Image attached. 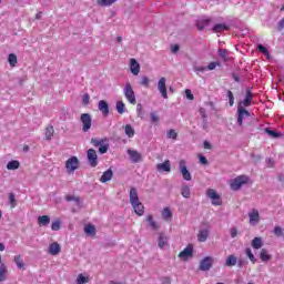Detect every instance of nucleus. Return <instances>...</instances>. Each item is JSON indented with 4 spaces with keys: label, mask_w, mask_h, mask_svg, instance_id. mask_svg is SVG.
I'll list each match as a JSON object with an SVG mask.
<instances>
[{
    "label": "nucleus",
    "mask_w": 284,
    "mask_h": 284,
    "mask_svg": "<svg viewBox=\"0 0 284 284\" xmlns=\"http://www.w3.org/2000/svg\"><path fill=\"white\" fill-rule=\"evenodd\" d=\"M247 183H250V176L239 175L230 181V187L233 190V192H239V190H241L243 185H247Z\"/></svg>",
    "instance_id": "1"
},
{
    "label": "nucleus",
    "mask_w": 284,
    "mask_h": 284,
    "mask_svg": "<svg viewBox=\"0 0 284 284\" xmlns=\"http://www.w3.org/2000/svg\"><path fill=\"white\" fill-rule=\"evenodd\" d=\"M80 123L82 124V132L92 130V115L90 113H82L80 115Z\"/></svg>",
    "instance_id": "2"
},
{
    "label": "nucleus",
    "mask_w": 284,
    "mask_h": 284,
    "mask_svg": "<svg viewBox=\"0 0 284 284\" xmlns=\"http://www.w3.org/2000/svg\"><path fill=\"white\" fill-rule=\"evenodd\" d=\"M124 97L131 105H136V95L134 94V90L132 89V84L128 82L124 88Z\"/></svg>",
    "instance_id": "3"
},
{
    "label": "nucleus",
    "mask_w": 284,
    "mask_h": 284,
    "mask_svg": "<svg viewBox=\"0 0 284 284\" xmlns=\"http://www.w3.org/2000/svg\"><path fill=\"white\" fill-rule=\"evenodd\" d=\"M65 168L68 174H74L75 170H79V158L71 156L65 162Z\"/></svg>",
    "instance_id": "4"
},
{
    "label": "nucleus",
    "mask_w": 284,
    "mask_h": 284,
    "mask_svg": "<svg viewBox=\"0 0 284 284\" xmlns=\"http://www.w3.org/2000/svg\"><path fill=\"white\" fill-rule=\"evenodd\" d=\"M206 196L212 199V205H223V201L221 200V195L216 193L214 189H207Z\"/></svg>",
    "instance_id": "5"
},
{
    "label": "nucleus",
    "mask_w": 284,
    "mask_h": 284,
    "mask_svg": "<svg viewBox=\"0 0 284 284\" xmlns=\"http://www.w3.org/2000/svg\"><path fill=\"white\" fill-rule=\"evenodd\" d=\"M87 159L91 168H97L99 165V156L97 155V150L89 149L87 151Z\"/></svg>",
    "instance_id": "6"
},
{
    "label": "nucleus",
    "mask_w": 284,
    "mask_h": 284,
    "mask_svg": "<svg viewBox=\"0 0 284 284\" xmlns=\"http://www.w3.org/2000/svg\"><path fill=\"white\" fill-rule=\"evenodd\" d=\"M194 254V245L187 244V246L179 253V258L181 261H187V258H192V255Z\"/></svg>",
    "instance_id": "7"
},
{
    "label": "nucleus",
    "mask_w": 284,
    "mask_h": 284,
    "mask_svg": "<svg viewBox=\"0 0 284 284\" xmlns=\"http://www.w3.org/2000/svg\"><path fill=\"white\" fill-rule=\"evenodd\" d=\"M213 263H214V258H212L211 256L204 257L200 262V270H201V272H210V270H212Z\"/></svg>",
    "instance_id": "8"
},
{
    "label": "nucleus",
    "mask_w": 284,
    "mask_h": 284,
    "mask_svg": "<svg viewBox=\"0 0 284 284\" xmlns=\"http://www.w3.org/2000/svg\"><path fill=\"white\" fill-rule=\"evenodd\" d=\"M179 165H180V172L184 181H192V173H190V171L187 170L185 160H181Z\"/></svg>",
    "instance_id": "9"
},
{
    "label": "nucleus",
    "mask_w": 284,
    "mask_h": 284,
    "mask_svg": "<svg viewBox=\"0 0 284 284\" xmlns=\"http://www.w3.org/2000/svg\"><path fill=\"white\" fill-rule=\"evenodd\" d=\"M245 116H250V111H247L245 106L239 104L237 105V123L240 126L243 125V119H245Z\"/></svg>",
    "instance_id": "10"
},
{
    "label": "nucleus",
    "mask_w": 284,
    "mask_h": 284,
    "mask_svg": "<svg viewBox=\"0 0 284 284\" xmlns=\"http://www.w3.org/2000/svg\"><path fill=\"white\" fill-rule=\"evenodd\" d=\"M165 78H160L158 82V90L160 94L163 97V99H168V85L165 84Z\"/></svg>",
    "instance_id": "11"
},
{
    "label": "nucleus",
    "mask_w": 284,
    "mask_h": 284,
    "mask_svg": "<svg viewBox=\"0 0 284 284\" xmlns=\"http://www.w3.org/2000/svg\"><path fill=\"white\" fill-rule=\"evenodd\" d=\"M126 154H129L132 163H141V161H143V155H141V153H139L136 150L129 149Z\"/></svg>",
    "instance_id": "12"
},
{
    "label": "nucleus",
    "mask_w": 284,
    "mask_h": 284,
    "mask_svg": "<svg viewBox=\"0 0 284 284\" xmlns=\"http://www.w3.org/2000/svg\"><path fill=\"white\" fill-rule=\"evenodd\" d=\"M48 254H50L51 256H57L61 254V244H59V242L51 243L48 247Z\"/></svg>",
    "instance_id": "13"
},
{
    "label": "nucleus",
    "mask_w": 284,
    "mask_h": 284,
    "mask_svg": "<svg viewBox=\"0 0 284 284\" xmlns=\"http://www.w3.org/2000/svg\"><path fill=\"white\" fill-rule=\"evenodd\" d=\"M248 219L251 225H256L261 221V214L258 213V210L252 209L251 212H248Z\"/></svg>",
    "instance_id": "14"
},
{
    "label": "nucleus",
    "mask_w": 284,
    "mask_h": 284,
    "mask_svg": "<svg viewBox=\"0 0 284 284\" xmlns=\"http://www.w3.org/2000/svg\"><path fill=\"white\" fill-rule=\"evenodd\" d=\"M253 98H254V94L252 93V90L246 89L245 99L242 102H239V105H242L243 108H250V105H252Z\"/></svg>",
    "instance_id": "15"
},
{
    "label": "nucleus",
    "mask_w": 284,
    "mask_h": 284,
    "mask_svg": "<svg viewBox=\"0 0 284 284\" xmlns=\"http://www.w3.org/2000/svg\"><path fill=\"white\" fill-rule=\"evenodd\" d=\"M98 108L100 112H102L103 116H108V114H110V105L108 104V101L100 100Z\"/></svg>",
    "instance_id": "16"
},
{
    "label": "nucleus",
    "mask_w": 284,
    "mask_h": 284,
    "mask_svg": "<svg viewBox=\"0 0 284 284\" xmlns=\"http://www.w3.org/2000/svg\"><path fill=\"white\" fill-rule=\"evenodd\" d=\"M158 172H172V164L170 160H165L163 163L156 165Z\"/></svg>",
    "instance_id": "17"
},
{
    "label": "nucleus",
    "mask_w": 284,
    "mask_h": 284,
    "mask_svg": "<svg viewBox=\"0 0 284 284\" xmlns=\"http://www.w3.org/2000/svg\"><path fill=\"white\" fill-rule=\"evenodd\" d=\"M130 70L132 74H134V77H136L139 72H141V64H139V62H136V59L134 58H132L130 61Z\"/></svg>",
    "instance_id": "18"
},
{
    "label": "nucleus",
    "mask_w": 284,
    "mask_h": 284,
    "mask_svg": "<svg viewBox=\"0 0 284 284\" xmlns=\"http://www.w3.org/2000/svg\"><path fill=\"white\" fill-rule=\"evenodd\" d=\"M114 176V172L112 169H109L104 171L100 178V183H108V181H112V178Z\"/></svg>",
    "instance_id": "19"
},
{
    "label": "nucleus",
    "mask_w": 284,
    "mask_h": 284,
    "mask_svg": "<svg viewBox=\"0 0 284 284\" xmlns=\"http://www.w3.org/2000/svg\"><path fill=\"white\" fill-rule=\"evenodd\" d=\"M135 214H138V216H143V214H145V206H143V203H141V201L136 202L135 204H131Z\"/></svg>",
    "instance_id": "20"
},
{
    "label": "nucleus",
    "mask_w": 284,
    "mask_h": 284,
    "mask_svg": "<svg viewBox=\"0 0 284 284\" xmlns=\"http://www.w3.org/2000/svg\"><path fill=\"white\" fill-rule=\"evenodd\" d=\"M129 199H130L131 205L139 203V192L136 191V187H131L129 193Z\"/></svg>",
    "instance_id": "21"
},
{
    "label": "nucleus",
    "mask_w": 284,
    "mask_h": 284,
    "mask_svg": "<svg viewBox=\"0 0 284 284\" xmlns=\"http://www.w3.org/2000/svg\"><path fill=\"white\" fill-rule=\"evenodd\" d=\"M210 23H212V19H202V20H197L195 22V26L197 30L203 31L207 28V26H210Z\"/></svg>",
    "instance_id": "22"
},
{
    "label": "nucleus",
    "mask_w": 284,
    "mask_h": 284,
    "mask_svg": "<svg viewBox=\"0 0 284 284\" xmlns=\"http://www.w3.org/2000/svg\"><path fill=\"white\" fill-rule=\"evenodd\" d=\"M260 258H261L262 263H267V262L272 261V255H270V253L266 251V248H262L260 252Z\"/></svg>",
    "instance_id": "23"
},
{
    "label": "nucleus",
    "mask_w": 284,
    "mask_h": 284,
    "mask_svg": "<svg viewBox=\"0 0 284 284\" xmlns=\"http://www.w3.org/2000/svg\"><path fill=\"white\" fill-rule=\"evenodd\" d=\"M209 236H210V231H207V230H202V231H200L199 234H197V241H199L200 243H205V242L207 241Z\"/></svg>",
    "instance_id": "24"
},
{
    "label": "nucleus",
    "mask_w": 284,
    "mask_h": 284,
    "mask_svg": "<svg viewBox=\"0 0 284 284\" xmlns=\"http://www.w3.org/2000/svg\"><path fill=\"white\" fill-rule=\"evenodd\" d=\"M224 30H230V28L226 26V24H223V23H217L215 24L213 28H212V31L215 33V34H219L221 32H224Z\"/></svg>",
    "instance_id": "25"
},
{
    "label": "nucleus",
    "mask_w": 284,
    "mask_h": 284,
    "mask_svg": "<svg viewBox=\"0 0 284 284\" xmlns=\"http://www.w3.org/2000/svg\"><path fill=\"white\" fill-rule=\"evenodd\" d=\"M44 136L47 141H52V138L54 136V126H47L44 131Z\"/></svg>",
    "instance_id": "26"
},
{
    "label": "nucleus",
    "mask_w": 284,
    "mask_h": 284,
    "mask_svg": "<svg viewBox=\"0 0 284 284\" xmlns=\"http://www.w3.org/2000/svg\"><path fill=\"white\" fill-rule=\"evenodd\" d=\"M38 224L40 227L45 225H50V216L49 215H41L38 217Z\"/></svg>",
    "instance_id": "27"
},
{
    "label": "nucleus",
    "mask_w": 284,
    "mask_h": 284,
    "mask_svg": "<svg viewBox=\"0 0 284 284\" xmlns=\"http://www.w3.org/2000/svg\"><path fill=\"white\" fill-rule=\"evenodd\" d=\"M8 278V267L6 264L0 265V283H3Z\"/></svg>",
    "instance_id": "28"
},
{
    "label": "nucleus",
    "mask_w": 284,
    "mask_h": 284,
    "mask_svg": "<svg viewBox=\"0 0 284 284\" xmlns=\"http://www.w3.org/2000/svg\"><path fill=\"white\" fill-rule=\"evenodd\" d=\"M253 250H261L263 247V240L261 237H255L251 243Z\"/></svg>",
    "instance_id": "29"
},
{
    "label": "nucleus",
    "mask_w": 284,
    "mask_h": 284,
    "mask_svg": "<svg viewBox=\"0 0 284 284\" xmlns=\"http://www.w3.org/2000/svg\"><path fill=\"white\" fill-rule=\"evenodd\" d=\"M162 219L166 222L172 221V211L170 210V207H164V210L162 211Z\"/></svg>",
    "instance_id": "30"
},
{
    "label": "nucleus",
    "mask_w": 284,
    "mask_h": 284,
    "mask_svg": "<svg viewBox=\"0 0 284 284\" xmlns=\"http://www.w3.org/2000/svg\"><path fill=\"white\" fill-rule=\"evenodd\" d=\"M85 234H89V236H97V227L92 224H88L84 226Z\"/></svg>",
    "instance_id": "31"
},
{
    "label": "nucleus",
    "mask_w": 284,
    "mask_h": 284,
    "mask_svg": "<svg viewBox=\"0 0 284 284\" xmlns=\"http://www.w3.org/2000/svg\"><path fill=\"white\" fill-rule=\"evenodd\" d=\"M237 258L234 255H229L226 261H225V266L226 267H234L236 265Z\"/></svg>",
    "instance_id": "32"
},
{
    "label": "nucleus",
    "mask_w": 284,
    "mask_h": 284,
    "mask_svg": "<svg viewBox=\"0 0 284 284\" xmlns=\"http://www.w3.org/2000/svg\"><path fill=\"white\" fill-rule=\"evenodd\" d=\"M13 261L18 270H23V267L26 266V263H23V258H21V255H14Z\"/></svg>",
    "instance_id": "33"
},
{
    "label": "nucleus",
    "mask_w": 284,
    "mask_h": 284,
    "mask_svg": "<svg viewBox=\"0 0 284 284\" xmlns=\"http://www.w3.org/2000/svg\"><path fill=\"white\" fill-rule=\"evenodd\" d=\"M124 134H126V136L129 139H133L134 134H135V131H134V128H132L130 124H126L124 126Z\"/></svg>",
    "instance_id": "34"
},
{
    "label": "nucleus",
    "mask_w": 284,
    "mask_h": 284,
    "mask_svg": "<svg viewBox=\"0 0 284 284\" xmlns=\"http://www.w3.org/2000/svg\"><path fill=\"white\" fill-rule=\"evenodd\" d=\"M8 62H9V65H11V68H14L17 63H19V59L17 58V54L10 53L8 57Z\"/></svg>",
    "instance_id": "35"
},
{
    "label": "nucleus",
    "mask_w": 284,
    "mask_h": 284,
    "mask_svg": "<svg viewBox=\"0 0 284 284\" xmlns=\"http://www.w3.org/2000/svg\"><path fill=\"white\" fill-rule=\"evenodd\" d=\"M21 168V163L17 160H12L7 164V170H19Z\"/></svg>",
    "instance_id": "36"
},
{
    "label": "nucleus",
    "mask_w": 284,
    "mask_h": 284,
    "mask_svg": "<svg viewBox=\"0 0 284 284\" xmlns=\"http://www.w3.org/2000/svg\"><path fill=\"white\" fill-rule=\"evenodd\" d=\"M159 247H165V245H168V236H165V234L160 233L159 240Z\"/></svg>",
    "instance_id": "37"
},
{
    "label": "nucleus",
    "mask_w": 284,
    "mask_h": 284,
    "mask_svg": "<svg viewBox=\"0 0 284 284\" xmlns=\"http://www.w3.org/2000/svg\"><path fill=\"white\" fill-rule=\"evenodd\" d=\"M115 110L119 114H124L125 103H123V101H118L116 104H115Z\"/></svg>",
    "instance_id": "38"
},
{
    "label": "nucleus",
    "mask_w": 284,
    "mask_h": 284,
    "mask_svg": "<svg viewBox=\"0 0 284 284\" xmlns=\"http://www.w3.org/2000/svg\"><path fill=\"white\" fill-rule=\"evenodd\" d=\"M181 194L184 199H190L192 192L190 191V186L189 185H183L182 186V191Z\"/></svg>",
    "instance_id": "39"
},
{
    "label": "nucleus",
    "mask_w": 284,
    "mask_h": 284,
    "mask_svg": "<svg viewBox=\"0 0 284 284\" xmlns=\"http://www.w3.org/2000/svg\"><path fill=\"white\" fill-rule=\"evenodd\" d=\"M146 221L152 227V230H159V224L154 221V217L152 215H148Z\"/></svg>",
    "instance_id": "40"
},
{
    "label": "nucleus",
    "mask_w": 284,
    "mask_h": 284,
    "mask_svg": "<svg viewBox=\"0 0 284 284\" xmlns=\"http://www.w3.org/2000/svg\"><path fill=\"white\" fill-rule=\"evenodd\" d=\"M219 55L223 61H230V57L227 55V49H219Z\"/></svg>",
    "instance_id": "41"
},
{
    "label": "nucleus",
    "mask_w": 284,
    "mask_h": 284,
    "mask_svg": "<svg viewBox=\"0 0 284 284\" xmlns=\"http://www.w3.org/2000/svg\"><path fill=\"white\" fill-rule=\"evenodd\" d=\"M51 230L53 232H59V230H61V220L53 221L51 224Z\"/></svg>",
    "instance_id": "42"
},
{
    "label": "nucleus",
    "mask_w": 284,
    "mask_h": 284,
    "mask_svg": "<svg viewBox=\"0 0 284 284\" xmlns=\"http://www.w3.org/2000/svg\"><path fill=\"white\" fill-rule=\"evenodd\" d=\"M245 254L248 257V260L251 261V263H256V257L254 256V253H252V248H246L245 250Z\"/></svg>",
    "instance_id": "43"
},
{
    "label": "nucleus",
    "mask_w": 284,
    "mask_h": 284,
    "mask_svg": "<svg viewBox=\"0 0 284 284\" xmlns=\"http://www.w3.org/2000/svg\"><path fill=\"white\" fill-rule=\"evenodd\" d=\"M166 136H168V139H173V141H176L179 133H176V131H174V129H171L168 131Z\"/></svg>",
    "instance_id": "44"
},
{
    "label": "nucleus",
    "mask_w": 284,
    "mask_h": 284,
    "mask_svg": "<svg viewBox=\"0 0 284 284\" xmlns=\"http://www.w3.org/2000/svg\"><path fill=\"white\" fill-rule=\"evenodd\" d=\"M90 278L83 276V274H79L77 277V284H85L89 283Z\"/></svg>",
    "instance_id": "45"
},
{
    "label": "nucleus",
    "mask_w": 284,
    "mask_h": 284,
    "mask_svg": "<svg viewBox=\"0 0 284 284\" xmlns=\"http://www.w3.org/2000/svg\"><path fill=\"white\" fill-rule=\"evenodd\" d=\"M118 0H98L99 6H112V3H116Z\"/></svg>",
    "instance_id": "46"
},
{
    "label": "nucleus",
    "mask_w": 284,
    "mask_h": 284,
    "mask_svg": "<svg viewBox=\"0 0 284 284\" xmlns=\"http://www.w3.org/2000/svg\"><path fill=\"white\" fill-rule=\"evenodd\" d=\"M9 203L12 209L17 207V199L14 197V193H9Z\"/></svg>",
    "instance_id": "47"
},
{
    "label": "nucleus",
    "mask_w": 284,
    "mask_h": 284,
    "mask_svg": "<svg viewBox=\"0 0 284 284\" xmlns=\"http://www.w3.org/2000/svg\"><path fill=\"white\" fill-rule=\"evenodd\" d=\"M266 134H268L270 136H272L273 139H278V136H281V133L271 130V129H265Z\"/></svg>",
    "instance_id": "48"
},
{
    "label": "nucleus",
    "mask_w": 284,
    "mask_h": 284,
    "mask_svg": "<svg viewBox=\"0 0 284 284\" xmlns=\"http://www.w3.org/2000/svg\"><path fill=\"white\" fill-rule=\"evenodd\" d=\"M216 67L221 68V62L216 61V62L209 63V65L206 67V70H216Z\"/></svg>",
    "instance_id": "49"
},
{
    "label": "nucleus",
    "mask_w": 284,
    "mask_h": 284,
    "mask_svg": "<svg viewBox=\"0 0 284 284\" xmlns=\"http://www.w3.org/2000/svg\"><path fill=\"white\" fill-rule=\"evenodd\" d=\"M140 84H142L144 88H150V78L149 77H142Z\"/></svg>",
    "instance_id": "50"
},
{
    "label": "nucleus",
    "mask_w": 284,
    "mask_h": 284,
    "mask_svg": "<svg viewBox=\"0 0 284 284\" xmlns=\"http://www.w3.org/2000/svg\"><path fill=\"white\" fill-rule=\"evenodd\" d=\"M91 144L93 148H99V145H103V140H99V139H91Z\"/></svg>",
    "instance_id": "51"
},
{
    "label": "nucleus",
    "mask_w": 284,
    "mask_h": 284,
    "mask_svg": "<svg viewBox=\"0 0 284 284\" xmlns=\"http://www.w3.org/2000/svg\"><path fill=\"white\" fill-rule=\"evenodd\" d=\"M229 104L232 108L234 105V93L232 91H227Z\"/></svg>",
    "instance_id": "52"
},
{
    "label": "nucleus",
    "mask_w": 284,
    "mask_h": 284,
    "mask_svg": "<svg viewBox=\"0 0 284 284\" xmlns=\"http://www.w3.org/2000/svg\"><path fill=\"white\" fill-rule=\"evenodd\" d=\"M151 121H152V123H154V125H159V115H156V113L152 112Z\"/></svg>",
    "instance_id": "53"
},
{
    "label": "nucleus",
    "mask_w": 284,
    "mask_h": 284,
    "mask_svg": "<svg viewBox=\"0 0 284 284\" xmlns=\"http://www.w3.org/2000/svg\"><path fill=\"white\" fill-rule=\"evenodd\" d=\"M274 234L275 236H283V229L281 226H275Z\"/></svg>",
    "instance_id": "54"
},
{
    "label": "nucleus",
    "mask_w": 284,
    "mask_h": 284,
    "mask_svg": "<svg viewBox=\"0 0 284 284\" xmlns=\"http://www.w3.org/2000/svg\"><path fill=\"white\" fill-rule=\"evenodd\" d=\"M257 50L262 52V54H270V51L267 50V48L263 47V44H258Z\"/></svg>",
    "instance_id": "55"
},
{
    "label": "nucleus",
    "mask_w": 284,
    "mask_h": 284,
    "mask_svg": "<svg viewBox=\"0 0 284 284\" xmlns=\"http://www.w3.org/2000/svg\"><path fill=\"white\" fill-rule=\"evenodd\" d=\"M231 239H236L239 236V230L236 227H232L230 230Z\"/></svg>",
    "instance_id": "56"
},
{
    "label": "nucleus",
    "mask_w": 284,
    "mask_h": 284,
    "mask_svg": "<svg viewBox=\"0 0 284 284\" xmlns=\"http://www.w3.org/2000/svg\"><path fill=\"white\" fill-rule=\"evenodd\" d=\"M82 103H83V105H88L90 103V94L85 93L82 97Z\"/></svg>",
    "instance_id": "57"
},
{
    "label": "nucleus",
    "mask_w": 284,
    "mask_h": 284,
    "mask_svg": "<svg viewBox=\"0 0 284 284\" xmlns=\"http://www.w3.org/2000/svg\"><path fill=\"white\" fill-rule=\"evenodd\" d=\"M108 152V144H101L99 148L100 154H105Z\"/></svg>",
    "instance_id": "58"
},
{
    "label": "nucleus",
    "mask_w": 284,
    "mask_h": 284,
    "mask_svg": "<svg viewBox=\"0 0 284 284\" xmlns=\"http://www.w3.org/2000/svg\"><path fill=\"white\" fill-rule=\"evenodd\" d=\"M185 94H186V99H189V101H194V94H192V91L190 89L185 90Z\"/></svg>",
    "instance_id": "59"
},
{
    "label": "nucleus",
    "mask_w": 284,
    "mask_h": 284,
    "mask_svg": "<svg viewBox=\"0 0 284 284\" xmlns=\"http://www.w3.org/2000/svg\"><path fill=\"white\" fill-rule=\"evenodd\" d=\"M277 30H278V32H283V30H284V18L278 21Z\"/></svg>",
    "instance_id": "60"
},
{
    "label": "nucleus",
    "mask_w": 284,
    "mask_h": 284,
    "mask_svg": "<svg viewBox=\"0 0 284 284\" xmlns=\"http://www.w3.org/2000/svg\"><path fill=\"white\" fill-rule=\"evenodd\" d=\"M162 284H172V280L169 276H164L161 278Z\"/></svg>",
    "instance_id": "61"
},
{
    "label": "nucleus",
    "mask_w": 284,
    "mask_h": 284,
    "mask_svg": "<svg viewBox=\"0 0 284 284\" xmlns=\"http://www.w3.org/2000/svg\"><path fill=\"white\" fill-rule=\"evenodd\" d=\"M199 159H200V163H202V165H207V158L206 156L200 155Z\"/></svg>",
    "instance_id": "62"
},
{
    "label": "nucleus",
    "mask_w": 284,
    "mask_h": 284,
    "mask_svg": "<svg viewBox=\"0 0 284 284\" xmlns=\"http://www.w3.org/2000/svg\"><path fill=\"white\" fill-rule=\"evenodd\" d=\"M136 112H138V116H142L143 115V106L141 104L136 105Z\"/></svg>",
    "instance_id": "63"
},
{
    "label": "nucleus",
    "mask_w": 284,
    "mask_h": 284,
    "mask_svg": "<svg viewBox=\"0 0 284 284\" xmlns=\"http://www.w3.org/2000/svg\"><path fill=\"white\" fill-rule=\"evenodd\" d=\"M200 114H201L202 119H207V112L205 111V108L200 109Z\"/></svg>",
    "instance_id": "64"
}]
</instances>
